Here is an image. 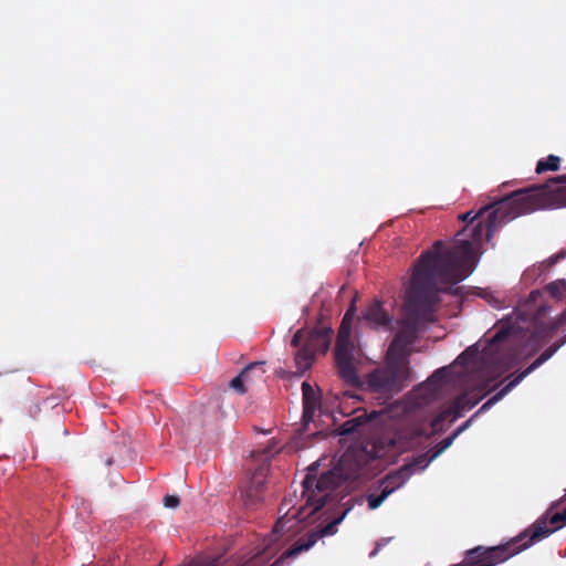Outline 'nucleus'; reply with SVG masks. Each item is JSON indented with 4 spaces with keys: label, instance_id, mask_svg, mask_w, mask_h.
I'll use <instances>...</instances> for the list:
<instances>
[{
    "label": "nucleus",
    "instance_id": "1",
    "mask_svg": "<svg viewBox=\"0 0 566 566\" xmlns=\"http://www.w3.org/2000/svg\"><path fill=\"white\" fill-rule=\"evenodd\" d=\"M353 315V310L346 314V317L343 322L338 334L337 347H336V357L337 361L345 373L348 368V361L350 358L352 345L349 343V325L348 321Z\"/></svg>",
    "mask_w": 566,
    "mask_h": 566
},
{
    "label": "nucleus",
    "instance_id": "2",
    "mask_svg": "<svg viewBox=\"0 0 566 566\" xmlns=\"http://www.w3.org/2000/svg\"><path fill=\"white\" fill-rule=\"evenodd\" d=\"M304 421L307 423L319 405V394L308 382H303Z\"/></svg>",
    "mask_w": 566,
    "mask_h": 566
},
{
    "label": "nucleus",
    "instance_id": "3",
    "mask_svg": "<svg viewBox=\"0 0 566 566\" xmlns=\"http://www.w3.org/2000/svg\"><path fill=\"white\" fill-rule=\"evenodd\" d=\"M333 527H334V524H331L328 526H326L324 530H322L319 533H315L313 535H311V537L305 541L304 543H301L298 545H296L294 548H292L291 551H289L286 553L287 556H293L302 551H306V549H310L317 541V538L319 536H324L328 533H332L333 532Z\"/></svg>",
    "mask_w": 566,
    "mask_h": 566
},
{
    "label": "nucleus",
    "instance_id": "4",
    "mask_svg": "<svg viewBox=\"0 0 566 566\" xmlns=\"http://www.w3.org/2000/svg\"><path fill=\"white\" fill-rule=\"evenodd\" d=\"M366 319L374 325H379L386 322V314L379 305H373L366 314Z\"/></svg>",
    "mask_w": 566,
    "mask_h": 566
},
{
    "label": "nucleus",
    "instance_id": "5",
    "mask_svg": "<svg viewBox=\"0 0 566 566\" xmlns=\"http://www.w3.org/2000/svg\"><path fill=\"white\" fill-rule=\"evenodd\" d=\"M559 167V158L556 156H549L545 160H541L537 164L536 171L543 172L545 170H557Z\"/></svg>",
    "mask_w": 566,
    "mask_h": 566
},
{
    "label": "nucleus",
    "instance_id": "6",
    "mask_svg": "<svg viewBox=\"0 0 566 566\" xmlns=\"http://www.w3.org/2000/svg\"><path fill=\"white\" fill-rule=\"evenodd\" d=\"M530 532H531V541L532 542H535L537 539L544 538L548 534L552 533L551 530H548L547 527H545L542 524L534 525L533 528Z\"/></svg>",
    "mask_w": 566,
    "mask_h": 566
},
{
    "label": "nucleus",
    "instance_id": "7",
    "mask_svg": "<svg viewBox=\"0 0 566 566\" xmlns=\"http://www.w3.org/2000/svg\"><path fill=\"white\" fill-rule=\"evenodd\" d=\"M245 377H247V373L243 371L241 373L238 377L233 378L230 382V386L231 388L238 392V394H243L245 392Z\"/></svg>",
    "mask_w": 566,
    "mask_h": 566
},
{
    "label": "nucleus",
    "instance_id": "8",
    "mask_svg": "<svg viewBox=\"0 0 566 566\" xmlns=\"http://www.w3.org/2000/svg\"><path fill=\"white\" fill-rule=\"evenodd\" d=\"M261 481H253L251 482V485L243 492L247 504H253L258 500V497L253 495V491L261 488Z\"/></svg>",
    "mask_w": 566,
    "mask_h": 566
},
{
    "label": "nucleus",
    "instance_id": "9",
    "mask_svg": "<svg viewBox=\"0 0 566 566\" xmlns=\"http://www.w3.org/2000/svg\"><path fill=\"white\" fill-rule=\"evenodd\" d=\"M311 361H312V358L306 354V353H302L297 356L296 358V363L297 365L303 368V369H306L308 368V366L311 365Z\"/></svg>",
    "mask_w": 566,
    "mask_h": 566
},
{
    "label": "nucleus",
    "instance_id": "10",
    "mask_svg": "<svg viewBox=\"0 0 566 566\" xmlns=\"http://www.w3.org/2000/svg\"><path fill=\"white\" fill-rule=\"evenodd\" d=\"M388 494L389 492H384L380 497L369 496V506L374 510L379 507Z\"/></svg>",
    "mask_w": 566,
    "mask_h": 566
},
{
    "label": "nucleus",
    "instance_id": "11",
    "mask_svg": "<svg viewBox=\"0 0 566 566\" xmlns=\"http://www.w3.org/2000/svg\"><path fill=\"white\" fill-rule=\"evenodd\" d=\"M164 505L167 509L174 510V509L178 507L179 499L177 496H174V495L166 496L164 499Z\"/></svg>",
    "mask_w": 566,
    "mask_h": 566
},
{
    "label": "nucleus",
    "instance_id": "12",
    "mask_svg": "<svg viewBox=\"0 0 566 566\" xmlns=\"http://www.w3.org/2000/svg\"><path fill=\"white\" fill-rule=\"evenodd\" d=\"M313 505H314V510H317L318 507H321L323 505V499L319 497L317 501H314Z\"/></svg>",
    "mask_w": 566,
    "mask_h": 566
},
{
    "label": "nucleus",
    "instance_id": "13",
    "mask_svg": "<svg viewBox=\"0 0 566 566\" xmlns=\"http://www.w3.org/2000/svg\"><path fill=\"white\" fill-rule=\"evenodd\" d=\"M328 347H329V342L323 337V344H322L323 350L324 352L327 350Z\"/></svg>",
    "mask_w": 566,
    "mask_h": 566
},
{
    "label": "nucleus",
    "instance_id": "14",
    "mask_svg": "<svg viewBox=\"0 0 566 566\" xmlns=\"http://www.w3.org/2000/svg\"><path fill=\"white\" fill-rule=\"evenodd\" d=\"M462 249L465 253H469V249H468V244L467 243H462Z\"/></svg>",
    "mask_w": 566,
    "mask_h": 566
},
{
    "label": "nucleus",
    "instance_id": "15",
    "mask_svg": "<svg viewBox=\"0 0 566 566\" xmlns=\"http://www.w3.org/2000/svg\"><path fill=\"white\" fill-rule=\"evenodd\" d=\"M307 501L311 502L312 501V492L310 490V488L307 489Z\"/></svg>",
    "mask_w": 566,
    "mask_h": 566
},
{
    "label": "nucleus",
    "instance_id": "16",
    "mask_svg": "<svg viewBox=\"0 0 566 566\" xmlns=\"http://www.w3.org/2000/svg\"><path fill=\"white\" fill-rule=\"evenodd\" d=\"M298 340H300V334H296V335L294 336L293 343H295V344H296Z\"/></svg>",
    "mask_w": 566,
    "mask_h": 566
},
{
    "label": "nucleus",
    "instance_id": "17",
    "mask_svg": "<svg viewBox=\"0 0 566 566\" xmlns=\"http://www.w3.org/2000/svg\"><path fill=\"white\" fill-rule=\"evenodd\" d=\"M558 520V515H554V517L552 518V522H555Z\"/></svg>",
    "mask_w": 566,
    "mask_h": 566
},
{
    "label": "nucleus",
    "instance_id": "18",
    "mask_svg": "<svg viewBox=\"0 0 566 566\" xmlns=\"http://www.w3.org/2000/svg\"><path fill=\"white\" fill-rule=\"evenodd\" d=\"M396 347H397V344H394L391 352H394Z\"/></svg>",
    "mask_w": 566,
    "mask_h": 566
}]
</instances>
